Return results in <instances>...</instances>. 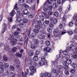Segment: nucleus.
Wrapping results in <instances>:
<instances>
[{
    "mask_svg": "<svg viewBox=\"0 0 77 77\" xmlns=\"http://www.w3.org/2000/svg\"><path fill=\"white\" fill-rule=\"evenodd\" d=\"M3 63L2 62H0V67L3 68Z\"/></svg>",
    "mask_w": 77,
    "mask_h": 77,
    "instance_id": "obj_60",
    "label": "nucleus"
},
{
    "mask_svg": "<svg viewBox=\"0 0 77 77\" xmlns=\"http://www.w3.org/2000/svg\"><path fill=\"white\" fill-rule=\"evenodd\" d=\"M72 66L74 68H76L77 67V64L75 63H73L72 65Z\"/></svg>",
    "mask_w": 77,
    "mask_h": 77,
    "instance_id": "obj_40",
    "label": "nucleus"
},
{
    "mask_svg": "<svg viewBox=\"0 0 77 77\" xmlns=\"http://www.w3.org/2000/svg\"><path fill=\"white\" fill-rule=\"evenodd\" d=\"M44 50L46 51L47 53H51L52 52V49L50 48L49 47L45 48H44Z\"/></svg>",
    "mask_w": 77,
    "mask_h": 77,
    "instance_id": "obj_7",
    "label": "nucleus"
},
{
    "mask_svg": "<svg viewBox=\"0 0 77 77\" xmlns=\"http://www.w3.org/2000/svg\"><path fill=\"white\" fill-rule=\"evenodd\" d=\"M30 69L31 71L33 72V73H30V75H32L34 74L33 72H36V68H35V67H34L33 66H31L30 67Z\"/></svg>",
    "mask_w": 77,
    "mask_h": 77,
    "instance_id": "obj_5",
    "label": "nucleus"
},
{
    "mask_svg": "<svg viewBox=\"0 0 77 77\" xmlns=\"http://www.w3.org/2000/svg\"><path fill=\"white\" fill-rule=\"evenodd\" d=\"M28 41H29V39L28 38H27L24 42L25 45H26V46H27V43H28Z\"/></svg>",
    "mask_w": 77,
    "mask_h": 77,
    "instance_id": "obj_28",
    "label": "nucleus"
},
{
    "mask_svg": "<svg viewBox=\"0 0 77 77\" xmlns=\"http://www.w3.org/2000/svg\"><path fill=\"white\" fill-rule=\"evenodd\" d=\"M4 68L3 67H0V74H2V73H3V72H4Z\"/></svg>",
    "mask_w": 77,
    "mask_h": 77,
    "instance_id": "obj_24",
    "label": "nucleus"
},
{
    "mask_svg": "<svg viewBox=\"0 0 77 77\" xmlns=\"http://www.w3.org/2000/svg\"><path fill=\"white\" fill-rule=\"evenodd\" d=\"M72 57L73 59H77V54H74L72 56Z\"/></svg>",
    "mask_w": 77,
    "mask_h": 77,
    "instance_id": "obj_41",
    "label": "nucleus"
},
{
    "mask_svg": "<svg viewBox=\"0 0 77 77\" xmlns=\"http://www.w3.org/2000/svg\"><path fill=\"white\" fill-rule=\"evenodd\" d=\"M12 19H13V18H12V17H10L9 18H8V20L9 21V22H11L13 21V20H12Z\"/></svg>",
    "mask_w": 77,
    "mask_h": 77,
    "instance_id": "obj_36",
    "label": "nucleus"
},
{
    "mask_svg": "<svg viewBox=\"0 0 77 77\" xmlns=\"http://www.w3.org/2000/svg\"><path fill=\"white\" fill-rule=\"evenodd\" d=\"M16 18V20L17 22H20L21 21V18L19 17V16H18V15H17Z\"/></svg>",
    "mask_w": 77,
    "mask_h": 77,
    "instance_id": "obj_16",
    "label": "nucleus"
},
{
    "mask_svg": "<svg viewBox=\"0 0 77 77\" xmlns=\"http://www.w3.org/2000/svg\"><path fill=\"white\" fill-rule=\"evenodd\" d=\"M49 26L51 27H53V23L52 22L50 23H49Z\"/></svg>",
    "mask_w": 77,
    "mask_h": 77,
    "instance_id": "obj_51",
    "label": "nucleus"
},
{
    "mask_svg": "<svg viewBox=\"0 0 77 77\" xmlns=\"http://www.w3.org/2000/svg\"><path fill=\"white\" fill-rule=\"evenodd\" d=\"M75 49V46L73 45V44H72L70 45V46H69L67 47V52H69V51H73Z\"/></svg>",
    "mask_w": 77,
    "mask_h": 77,
    "instance_id": "obj_4",
    "label": "nucleus"
},
{
    "mask_svg": "<svg viewBox=\"0 0 77 77\" xmlns=\"http://www.w3.org/2000/svg\"><path fill=\"white\" fill-rule=\"evenodd\" d=\"M10 76L11 77H15V73L13 72H11L10 73Z\"/></svg>",
    "mask_w": 77,
    "mask_h": 77,
    "instance_id": "obj_48",
    "label": "nucleus"
},
{
    "mask_svg": "<svg viewBox=\"0 0 77 77\" xmlns=\"http://www.w3.org/2000/svg\"><path fill=\"white\" fill-rule=\"evenodd\" d=\"M73 24H74V23L72 22H69V25L70 27H72L73 26Z\"/></svg>",
    "mask_w": 77,
    "mask_h": 77,
    "instance_id": "obj_44",
    "label": "nucleus"
},
{
    "mask_svg": "<svg viewBox=\"0 0 77 77\" xmlns=\"http://www.w3.org/2000/svg\"><path fill=\"white\" fill-rule=\"evenodd\" d=\"M34 45H38L39 44V42L38 41L37 39H35L34 42Z\"/></svg>",
    "mask_w": 77,
    "mask_h": 77,
    "instance_id": "obj_23",
    "label": "nucleus"
},
{
    "mask_svg": "<svg viewBox=\"0 0 77 77\" xmlns=\"http://www.w3.org/2000/svg\"><path fill=\"white\" fill-rule=\"evenodd\" d=\"M3 59L5 61H6L8 59V58L7 57L4 56L3 57Z\"/></svg>",
    "mask_w": 77,
    "mask_h": 77,
    "instance_id": "obj_55",
    "label": "nucleus"
},
{
    "mask_svg": "<svg viewBox=\"0 0 77 77\" xmlns=\"http://www.w3.org/2000/svg\"><path fill=\"white\" fill-rule=\"evenodd\" d=\"M23 21L24 23H28V20L26 19H23Z\"/></svg>",
    "mask_w": 77,
    "mask_h": 77,
    "instance_id": "obj_33",
    "label": "nucleus"
},
{
    "mask_svg": "<svg viewBox=\"0 0 77 77\" xmlns=\"http://www.w3.org/2000/svg\"><path fill=\"white\" fill-rule=\"evenodd\" d=\"M31 38L34 40V39H35V38H36V34H35L32 33L31 35Z\"/></svg>",
    "mask_w": 77,
    "mask_h": 77,
    "instance_id": "obj_14",
    "label": "nucleus"
},
{
    "mask_svg": "<svg viewBox=\"0 0 77 77\" xmlns=\"http://www.w3.org/2000/svg\"><path fill=\"white\" fill-rule=\"evenodd\" d=\"M10 69L11 71H15V68L12 66H10Z\"/></svg>",
    "mask_w": 77,
    "mask_h": 77,
    "instance_id": "obj_30",
    "label": "nucleus"
},
{
    "mask_svg": "<svg viewBox=\"0 0 77 77\" xmlns=\"http://www.w3.org/2000/svg\"><path fill=\"white\" fill-rule=\"evenodd\" d=\"M40 32L41 33H42V34H44L45 33V30L44 29L40 31Z\"/></svg>",
    "mask_w": 77,
    "mask_h": 77,
    "instance_id": "obj_45",
    "label": "nucleus"
},
{
    "mask_svg": "<svg viewBox=\"0 0 77 77\" xmlns=\"http://www.w3.org/2000/svg\"><path fill=\"white\" fill-rule=\"evenodd\" d=\"M73 18L75 21H77V16H74Z\"/></svg>",
    "mask_w": 77,
    "mask_h": 77,
    "instance_id": "obj_64",
    "label": "nucleus"
},
{
    "mask_svg": "<svg viewBox=\"0 0 77 77\" xmlns=\"http://www.w3.org/2000/svg\"><path fill=\"white\" fill-rule=\"evenodd\" d=\"M15 14V11L14 10H12V11L10 13V15L11 17H14V15Z\"/></svg>",
    "mask_w": 77,
    "mask_h": 77,
    "instance_id": "obj_15",
    "label": "nucleus"
},
{
    "mask_svg": "<svg viewBox=\"0 0 77 77\" xmlns=\"http://www.w3.org/2000/svg\"><path fill=\"white\" fill-rule=\"evenodd\" d=\"M47 30L48 32H49V33H51L52 31V30L50 28H48L47 29Z\"/></svg>",
    "mask_w": 77,
    "mask_h": 77,
    "instance_id": "obj_56",
    "label": "nucleus"
},
{
    "mask_svg": "<svg viewBox=\"0 0 77 77\" xmlns=\"http://www.w3.org/2000/svg\"><path fill=\"white\" fill-rule=\"evenodd\" d=\"M34 32L36 34H38L39 32V30L37 29H35L34 30Z\"/></svg>",
    "mask_w": 77,
    "mask_h": 77,
    "instance_id": "obj_34",
    "label": "nucleus"
},
{
    "mask_svg": "<svg viewBox=\"0 0 77 77\" xmlns=\"http://www.w3.org/2000/svg\"><path fill=\"white\" fill-rule=\"evenodd\" d=\"M16 56L17 57H21L22 56V54L19 52H17L16 53Z\"/></svg>",
    "mask_w": 77,
    "mask_h": 77,
    "instance_id": "obj_19",
    "label": "nucleus"
},
{
    "mask_svg": "<svg viewBox=\"0 0 77 77\" xmlns=\"http://www.w3.org/2000/svg\"><path fill=\"white\" fill-rule=\"evenodd\" d=\"M9 39L10 40H12L13 39V41H11V45H16L17 40L15 38H14L13 35H11L9 37Z\"/></svg>",
    "mask_w": 77,
    "mask_h": 77,
    "instance_id": "obj_2",
    "label": "nucleus"
},
{
    "mask_svg": "<svg viewBox=\"0 0 77 77\" xmlns=\"http://www.w3.org/2000/svg\"><path fill=\"white\" fill-rule=\"evenodd\" d=\"M43 14H44V15L45 16V17L46 18H49V16H48V15L45 14V13L43 12Z\"/></svg>",
    "mask_w": 77,
    "mask_h": 77,
    "instance_id": "obj_42",
    "label": "nucleus"
},
{
    "mask_svg": "<svg viewBox=\"0 0 77 77\" xmlns=\"http://www.w3.org/2000/svg\"><path fill=\"white\" fill-rule=\"evenodd\" d=\"M71 62H72V60H71L68 59H66V62H64L63 63L64 65H66V63L67 64H71Z\"/></svg>",
    "mask_w": 77,
    "mask_h": 77,
    "instance_id": "obj_9",
    "label": "nucleus"
},
{
    "mask_svg": "<svg viewBox=\"0 0 77 77\" xmlns=\"http://www.w3.org/2000/svg\"><path fill=\"white\" fill-rule=\"evenodd\" d=\"M67 33L69 35H72L73 34V32H72V31H67Z\"/></svg>",
    "mask_w": 77,
    "mask_h": 77,
    "instance_id": "obj_37",
    "label": "nucleus"
},
{
    "mask_svg": "<svg viewBox=\"0 0 77 77\" xmlns=\"http://www.w3.org/2000/svg\"><path fill=\"white\" fill-rule=\"evenodd\" d=\"M39 54V51H36V52L35 53V55H38Z\"/></svg>",
    "mask_w": 77,
    "mask_h": 77,
    "instance_id": "obj_61",
    "label": "nucleus"
},
{
    "mask_svg": "<svg viewBox=\"0 0 77 77\" xmlns=\"http://www.w3.org/2000/svg\"><path fill=\"white\" fill-rule=\"evenodd\" d=\"M54 15L56 17H59V13L57 12H55L54 13Z\"/></svg>",
    "mask_w": 77,
    "mask_h": 77,
    "instance_id": "obj_26",
    "label": "nucleus"
},
{
    "mask_svg": "<svg viewBox=\"0 0 77 77\" xmlns=\"http://www.w3.org/2000/svg\"><path fill=\"white\" fill-rule=\"evenodd\" d=\"M60 72L59 70H57V69L55 70V72L54 74H59Z\"/></svg>",
    "mask_w": 77,
    "mask_h": 77,
    "instance_id": "obj_50",
    "label": "nucleus"
},
{
    "mask_svg": "<svg viewBox=\"0 0 77 77\" xmlns=\"http://www.w3.org/2000/svg\"><path fill=\"white\" fill-rule=\"evenodd\" d=\"M41 60L42 62H43V63H44L45 65H46V66H47L48 65L47 64V61L45 60V59L44 57H41Z\"/></svg>",
    "mask_w": 77,
    "mask_h": 77,
    "instance_id": "obj_10",
    "label": "nucleus"
},
{
    "mask_svg": "<svg viewBox=\"0 0 77 77\" xmlns=\"http://www.w3.org/2000/svg\"><path fill=\"white\" fill-rule=\"evenodd\" d=\"M33 60L35 61H37L38 60V56H35L33 57Z\"/></svg>",
    "mask_w": 77,
    "mask_h": 77,
    "instance_id": "obj_25",
    "label": "nucleus"
},
{
    "mask_svg": "<svg viewBox=\"0 0 77 77\" xmlns=\"http://www.w3.org/2000/svg\"><path fill=\"white\" fill-rule=\"evenodd\" d=\"M39 18H40L41 20L42 21L44 20V19H45L44 17L43 16H40Z\"/></svg>",
    "mask_w": 77,
    "mask_h": 77,
    "instance_id": "obj_29",
    "label": "nucleus"
},
{
    "mask_svg": "<svg viewBox=\"0 0 77 77\" xmlns=\"http://www.w3.org/2000/svg\"><path fill=\"white\" fill-rule=\"evenodd\" d=\"M29 54L30 56H32L33 54V51H31L29 53Z\"/></svg>",
    "mask_w": 77,
    "mask_h": 77,
    "instance_id": "obj_47",
    "label": "nucleus"
},
{
    "mask_svg": "<svg viewBox=\"0 0 77 77\" xmlns=\"http://www.w3.org/2000/svg\"><path fill=\"white\" fill-rule=\"evenodd\" d=\"M16 68L18 69L19 70H20L21 69V67H20V65H18L16 66Z\"/></svg>",
    "mask_w": 77,
    "mask_h": 77,
    "instance_id": "obj_59",
    "label": "nucleus"
},
{
    "mask_svg": "<svg viewBox=\"0 0 77 77\" xmlns=\"http://www.w3.org/2000/svg\"><path fill=\"white\" fill-rule=\"evenodd\" d=\"M64 68L65 69H68V66L66 65V64H64Z\"/></svg>",
    "mask_w": 77,
    "mask_h": 77,
    "instance_id": "obj_53",
    "label": "nucleus"
},
{
    "mask_svg": "<svg viewBox=\"0 0 77 77\" xmlns=\"http://www.w3.org/2000/svg\"><path fill=\"white\" fill-rule=\"evenodd\" d=\"M23 13V15H27V14H29V12L27 11V9H26L24 10Z\"/></svg>",
    "mask_w": 77,
    "mask_h": 77,
    "instance_id": "obj_11",
    "label": "nucleus"
},
{
    "mask_svg": "<svg viewBox=\"0 0 77 77\" xmlns=\"http://www.w3.org/2000/svg\"><path fill=\"white\" fill-rule=\"evenodd\" d=\"M57 68L58 69H61L62 67V66H57Z\"/></svg>",
    "mask_w": 77,
    "mask_h": 77,
    "instance_id": "obj_52",
    "label": "nucleus"
},
{
    "mask_svg": "<svg viewBox=\"0 0 77 77\" xmlns=\"http://www.w3.org/2000/svg\"><path fill=\"white\" fill-rule=\"evenodd\" d=\"M53 14V11H50L48 12L49 15H51Z\"/></svg>",
    "mask_w": 77,
    "mask_h": 77,
    "instance_id": "obj_57",
    "label": "nucleus"
},
{
    "mask_svg": "<svg viewBox=\"0 0 77 77\" xmlns=\"http://www.w3.org/2000/svg\"><path fill=\"white\" fill-rule=\"evenodd\" d=\"M25 74L23 75L22 77H27L26 75L29 74V69H26V71L25 72Z\"/></svg>",
    "mask_w": 77,
    "mask_h": 77,
    "instance_id": "obj_12",
    "label": "nucleus"
},
{
    "mask_svg": "<svg viewBox=\"0 0 77 77\" xmlns=\"http://www.w3.org/2000/svg\"><path fill=\"white\" fill-rule=\"evenodd\" d=\"M23 5L25 8H29V6L27 4H24Z\"/></svg>",
    "mask_w": 77,
    "mask_h": 77,
    "instance_id": "obj_35",
    "label": "nucleus"
},
{
    "mask_svg": "<svg viewBox=\"0 0 77 77\" xmlns=\"http://www.w3.org/2000/svg\"><path fill=\"white\" fill-rule=\"evenodd\" d=\"M40 75L42 77H45L46 75H47L48 77H51V74L50 73L46 72L45 73V74H44V73H42Z\"/></svg>",
    "mask_w": 77,
    "mask_h": 77,
    "instance_id": "obj_6",
    "label": "nucleus"
},
{
    "mask_svg": "<svg viewBox=\"0 0 77 77\" xmlns=\"http://www.w3.org/2000/svg\"><path fill=\"white\" fill-rule=\"evenodd\" d=\"M15 36L14 38H15V39H19L20 38V35H17Z\"/></svg>",
    "mask_w": 77,
    "mask_h": 77,
    "instance_id": "obj_63",
    "label": "nucleus"
},
{
    "mask_svg": "<svg viewBox=\"0 0 77 77\" xmlns=\"http://www.w3.org/2000/svg\"><path fill=\"white\" fill-rule=\"evenodd\" d=\"M53 64H55L56 65H57L58 64V61H55L53 62Z\"/></svg>",
    "mask_w": 77,
    "mask_h": 77,
    "instance_id": "obj_58",
    "label": "nucleus"
},
{
    "mask_svg": "<svg viewBox=\"0 0 77 77\" xmlns=\"http://www.w3.org/2000/svg\"><path fill=\"white\" fill-rule=\"evenodd\" d=\"M30 47L32 49H35V48H36V46H35V45L33 44L31 45L30 46Z\"/></svg>",
    "mask_w": 77,
    "mask_h": 77,
    "instance_id": "obj_20",
    "label": "nucleus"
},
{
    "mask_svg": "<svg viewBox=\"0 0 77 77\" xmlns=\"http://www.w3.org/2000/svg\"><path fill=\"white\" fill-rule=\"evenodd\" d=\"M62 19L64 21H66V16L65 15H64L63 17L62 18Z\"/></svg>",
    "mask_w": 77,
    "mask_h": 77,
    "instance_id": "obj_38",
    "label": "nucleus"
},
{
    "mask_svg": "<svg viewBox=\"0 0 77 77\" xmlns=\"http://www.w3.org/2000/svg\"><path fill=\"white\" fill-rule=\"evenodd\" d=\"M12 52L15 53L17 51V48L15 47H13L12 49Z\"/></svg>",
    "mask_w": 77,
    "mask_h": 77,
    "instance_id": "obj_31",
    "label": "nucleus"
},
{
    "mask_svg": "<svg viewBox=\"0 0 77 77\" xmlns=\"http://www.w3.org/2000/svg\"><path fill=\"white\" fill-rule=\"evenodd\" d=\"M45 43L47 46H49V45H50V41H47Z\"/></svg>",
    "mask_w": 77,
    "mask_h": 77,
    "instance_id": "obj_39",
    "label": "nucleus"
},
{
    "mask_svg": "<svg viewBox=\"0 0 77 77\" xmlns=\"http://www.w3.org/2000/svg\"><path fill=\"white\" fill-rule=\"evenodd\" d=\"M26 2L29 3V4H32V2H35V0H27L26 1Z\"/></svg>",
    "mask_w": 77,
    "mask_h": 77,
    "instance_id": "obj_18",
    "label": "nucleus"
},
{
    "mask_svg": "<svg viewBox=\"0 0 77 77\" xmlns=\"http://www.w3.org/2000/svg\"><path fill=\"white\" fill-rule=\"evenodd\" d=\"M53 8L54 9H56L57 7V5L56 3H54L52 5Z\"/></svg>",
    "mask_w": 77,
    "mask_h": 77,
    "instance_id": "obj_21",
    "label": "nucleus"
},
{
    "mask_svg": "<svg viewBox=\"0 0 77 77\" xmlns=\"http://www.w3.org/2000/svg\"><path fill=\"white\" fill-rule=\"evenodd\" d=\"M7 26L6 25V24L5 23H4L3 24V28L2 29V31H1V33H4V32H5L6 31V30H5V29H6V27Z\"/></svg>",
    "mask_w": 77,
    "mask_h": 77,
    "instance_id": "obj_8",
    "label": "nucleus"
},
{
    "mask_svg": "<svg viewBox=\"0 0 77 77\" xmlns=\"http://www.w3.org/2000/svg\"><path fill=\"white\" fill-rule=\"evenodd\" d=\"M41 27L42 29H45L47 28V26L46 25L44 24H43L41 25Z\"/></svg>",
    "mask_w": 77,
    "mask_h": 77,
    "instance_id": "obj_22",
    "label": "nucleus"
},
{
    "mask_svg": "<svg viewBox=\"0 0 77 77\" xmlns=\"http://www.w3.org/2000/svg\"><path fill=\"white\" fill-rule=\"evenodd\" d=\"M54 36L56 37H57V36H59L60 35H61L60 33H59V30L57 28L55 29L54 30Z\"/></svg>",
    "mask_w": 77,
    "mask_h": 77,
    "instance_id": "obj_3",
    "label": "nucleus"
},
{
    "mask_svg": "<svg viewBox=\"0 0 77 77\" xmlns=\"http://www.w3.org/2000/svg\"><path fill=\"white\" fill-rule=\"evenodd\" d=\"M5 49L7 51H8L9 50V47L8 46H6L5 47Z\"/></svg>",
    "mask_w": 77,
    "mask_h": 77,
    "instance_id": "obj_62",
    "label": "nucleus"
},
{
    "mask_svg": "<svg viewBox=\"0 0 77 77\" xmlns=\"http://www.w3.org/2000/svg\"><path fill=\"white\" fill-rule=\"evenodd\" d=\"M57 20L56 19H54L53 21L54 24H56L57 23Z\"/></svg>",
    "mask_w": 77,
    "mask_h": 77,
    "instance_id": "obj_32",
    "label": "nucleus"
},
{
    "mask_svg": "<svg viewBox=\"0 0 77 77\" xmlns=\"http://www.w3.org/2000/svg\"><path fill=\"white\" fill-rule=\"evenodd\" d=\"M41 24H42V22L41 21H37L36 20L34 19L32 22V25L33 26L36 25L35 26V28L40 29L41 28V26H40L41 25Z\"/></svg>",
    "mask_w": 77,
    "mask_h": 77,
    "instance_id": "obj_1",
    "label": "nucleus"
},
{
    "mask_svg": "<svg viewBox=\"0 0 77 77\" xmlns=\"http://www.w3.org/2000/svg\"><path fill=\"white\" fill-rule=\"evenodd\" d=\"M31 65L32 66H36V63L34 61H32L31 62Z\"/></svg>",
    "mask_w": 77,
    "mask_h": 77,
    "instance_id": "obj_17",
    "label": "nucleus"
},
{
    "mask_svg": "<svg viewBox=\"0 0 77 77\" xmlns=\"http://www.w3.org/2000/svg\"><path fill=\"white\" fill-rule=\"evenodd\" d=\"M47 9H48V7L47 6H45L43 8V10L45 11H47Z\"/></svg>",
    "mask_w": 77,
    "mask_h": 77,
    "instance_id": "obj_46",
    "label": "nucleus"
},
{
    "mask_svg": "<svg viewBox=\"0 0 77 77\" xmlns=\"http://www.w3.org/2000/svg\"><path fill=\"white\" fill-rule=\"evenodd\" d=\"M48 9L49 10H51L52 9H53V7H52V6L50 5V6H48Z\"/></svg>",
    "mask_w": 77,
    "mask_h": 77,
    "instance_id": "obj_43",
    "label": "nucleus"
},
{
    "mask_svg": "<svg viewBox=\"0 0 77 77\" xmlns=\"http://www.w3.org/2000/svg\"><path fill=\"white\" fill-rule=\"evenodd\" d=\"M38 37L40 39H44V38H45V36L43 35V34L38 35Z\"/></svg>",
    "mask_w": 77,
    "mask_h": 77,
    "instance_id": "obj_13",
    "label": "nucleus"
},
{
    "mask_svg": "<svg viewBox=\"0 0 77 77\" xmlns=\"http://www.w3.org/2000/svg\"><path fill=\"white\" fill-rule=\"evenodd\" d=\"M18 34H19V33L18 32H14L13 33V35H14V36H16L17 35H18Z\"/></svg>",
    "mask_w": 77,
    "mask_h": 77,
    "instance_id": "obj_49",
    "label": "nucleus"
},
{
    "mask_svg": "<svg viewBox=\"0 0 77 77\" xmlns=\"http://www.w3.org/2000/svg\"><path fill=\"white\" fill-rule=\"evenodd\" d=\"M38 63L40 66H42V65H46L42 61L41 62V61H39L38 62Z\"/></svg>",
    "mask_w": 77,
    "mask_h": 77,
    "instance_id": "obj_27",
    "label": "nucleus"
},
{
    "mask_svg": "<svg viewBox=\"0 0 77 77\" xmlns=\"http://www.w3.org/2000/svg\"><path fill=\"white\" fill-rule=\"evenodd\" d=\"M64 73L66 75H68L69 74V72L68 70H65L64 71Z\"/></svg>",
    "mask_w": 77,
    "mask_h": 77,
    "instance_id": "obj_54",
    "label": "nucleus"
}]
</instances>
